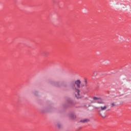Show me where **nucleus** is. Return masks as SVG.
Instances as JSON below:
<instances>
[{
	"instance_id": "nucleus-1",
	"label": "nucleus",
	"mask_w": 131,
	"mask_h": 131,
	"mask_svg": "<svg viewBox=\"0 0 131 131\" xmlns=\"http://www.w3.org/2000/svg\"><path fill=\"white\" fill-rule=\"evenodd\" d=\"M71 88L72 89L73 96H74L77 99H81L80 90L77 89L75 84H72Z\"/></svg>"
},
{
	"instance_id": "nucleus-2",
	"label": "nucleus",
	"mask_w": 131,
	"mask_h": 131,
	"mask_svg": "<svg viewBox=\"0 0 131 131\" xmlns=\"http://www.w3.org/2000/svg\"><path fill=\"white\" fill-rule=\"evenodd\" d=\"M94 109H100L101 111H104V110H107L108 108V106L107 105H104V106H100L98 105H94Z\"/></svg>"
},
{
	"instance_id": "nucleus-3",
	"label": "nucleus",
	"mask_w": 131,
	"mask_h": 131,
	"mask_svg": "<svg viewBox=\"0 0 131 131\" xmlns=\"http://www.w3.org/2000/svg\"><path fill=\"white\" fill-rule=\"evenodd\" d=\"M93 100L95 101H97V104H95V106H96V105H98V104H105V102H104L103 100H101V98L99 97H93Z\"/></svg>"
},
{
	"instance_id": "nucleus-4",
	"label": "nucleus",
	"mask_w": 131,
	"mask_h": 131,
	"mask_svg": "<svg viewBox=\"0 0 131 131\" xmlns=\"http://www.w3.org/2000/svg\"><path fill=\"white\" fill-rule=\"evenodd\" d=\"M73 84H75L79 89L80 88V84H81V81L80 80H77L75 81V83H73Z\"/></svg>"
},
{
	"instance_id": "nucleus-5",
	"label": "nucleus",
	"mask_w": 131,
	"mask_h": 131,
	"mask_svg": "<svg viewBox=\"0 0 131 131\" xmlns=\"http://www.w3.org/2000/svg\"><path fill=\"white\" fill-rule=\"evenodd\" d=\"M80 122H83V123H85L86 122H90V119H84L83 120H81Z\"/></svg>"
},
{
	"instance_id": "nucleus-6",
	"label": "nucleus",
	"mask_w": 131,
	"mask_h": 131,
	"mask_svg": "<svg viewBox=\"0 0 131 131\" xmlns=\"http://www.w3.org/2000/svg\"><path fill=\"white\" fill-rule=\"evenodd\" d=\"M84 84L82 85V86H86L88 84V80L85 78L83 79Z\"/></svg>"
},
{
	"instance_id": "nucleus-7",
	"label": "nucleus",
	"mask_w": 131,
	"mask_h": 131,
	"mask_svg": "<svg viewBox=\"0 0 131 131\" xmlns=\"http://www.w3.org/2000/svg\"><path fill=\"white\" fill-rule=\"evenodd\" d=\"M57 126L58 127V128H62V125L60 123H58L57 124Z\"/></svg>"
},
{
	"instance_id": "nucleus-8",
	"label": "nucleus",
	"mask_w": 131,
	"mask_h": 131,
	"mask_svg": "<svg viewBox=\"0 0 131 131\" xmlns=\"http://www.w3.org/2000/svg\"><path fill=\"white\" fill-rule=\"evenodd\" d=\"M116 104H115V103L113 102L111 104V107H115Z\"/></svg>"
},
{
	"instance_id": "nucleus-9",
	"label": "nucleus",
	"mask_w": 131,
	"mask_h": 131,
	"mask_svg": "<svg viewBox=\"0 0 131 131\" xmlns=\"http://www.w3.org/2000/svg\"><path fill=\"white\" fill-rule=\"evenodd\" d=\"M76 118V117L75 116V115H72V119H75Z\"/></svg>"
},
{
	"instance_id": "nucleus-10",
	"label": "nucleus",
	"mask_w": 131,
	"mask_h": 131,
	"mask_svg": "<svg viewBox=\"0 0 131 131\" xmlns=\"http://www.w3.org/2000/svg\"><path fill=\"white\" fill-rule=\"evenodd\" d=\"M101 117H102V118H105V117H106V115H101Z\"/></svg>"
},
{
	"instance_id": "nucleus-11",
	"label": "nucleus",
	"mask_w": 131,
	"mask_h": 131,
	"mask_svg": "<svg viewBox=\"0 0 131 131\" xmlns=\"http://www.w3.org/2000/svg\"><path fill=\"white\" fill-rule=\"evenodd\" d=\"M54 85H55V86H58L57 83H55Z\"/></svg>"
},
{
	"instance_id": "nucleus-12",
	"label": "nucleus",
	"mask_w": 131,
	"mask_h": 131,
	"mask_svg": "<svg viewBox=\"0 0 131 131\" xmlns=\"http://www.w3.org/2000/svg\"><path fill=\"white\" fill-rule=\"evenodd\" d=\"M36 93H37V92H34V95H36Z\"/></svg>"
}]
</instances>
